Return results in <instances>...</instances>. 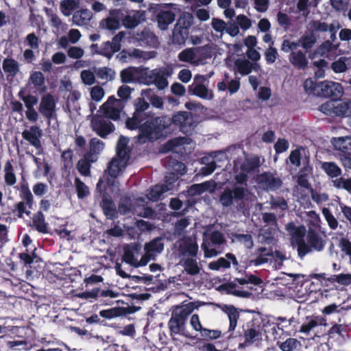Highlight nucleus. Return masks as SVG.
<instances>
[{"mask_svg": "<svg viewBox=\"0 0 351 351\" xmlns=\"http://www.w3.org/2000/svg\"><path fill=\"white\" fill-rule=\"evenodd\" d=\"M88 156L89 155H85V158L80 160L77 164V168L79 172L84 176H89L90 173V164L88 160Z\"/></svg>", "mask_w": 351, "mask_h": 351, "instance_id": "bf43d9fd", "label": "nucleus"}, {"mask_svg": "<svg viewBox=\"0 0 351 351\" xmlns=\"http://www.w3.org/2000/svg\"><path fill=\"white\" fill-rule=\"evenodd\" d=\"M235 239L242 243L247 249L250 250L254 246L252 237L250 234H236Z\"/></svg>", "mask_w": 351, "mask_h": 351, "instance_id": "13d9d810", "label": "nucleus"}, {"mask_svg": "<svg viewBox=\"0 0 351 351\" xmlns=\"http://www.w3.org/2000/svg\"><path fill=\"white\" fill-rule=\"evenodd\" d=\"M19 186V197L22 201L14 204L12 213L18 217L21 218L24 214L30 216L29 210L33 208L34 199L27 182H20Z\"/></svg>", "mask_w": 351, "mask_h": 351, "instance_id": "423d86ee", "label": "nucleus"}, {"mask_svg": "<svg viewBox=\"0 0 351 351\" xmlns=\"http://www.w3.org/2000/svg\"><path fill=\"white\" fill-rule=\"evenodd\" d=\"M277 345L282 351H295L300 348L301 343L295 338L289 337L285 341H278Z\"/></svg>", "mask_w": 351, "mask_h": 351, "instance_id": "e433bc0d", "label": "nucleus"}, {"mask_svg": "<svg viewBox=\"0 0 351 351\" xmlns=\"http://www.w3.org/2000/svg\"><path fill=\"white\" fill-rule=\"evenodd\" d=\"M77 6L75 0H62L60 2V9L65 16H69L71 11L74 10Z\"/></svg>", "mask_w": 351, "mask_h": 351, "instance_id": "5fc2aeb1", "label": "nucleus"}, {"mask_svg": "<svg viewBox=\"0 0 351 351\" xmlns=\"http://www.w3.org/2000/svg\"><path fill=\"white\" fill-rule=\"evenodd\" d=\"M317 42L316 36L313 34L303 35L299 38L300 46L305 50L306 53L315 45Z\"/></svg>", "mask_w": 351, "mask_h": 351, "instance_id": "49530a36", "label": "nucleus"}, {"mask_svg": "<svg viewBox=\"0 0 351 351\" xmlns=\"http://www.w3.org/2000/svg\"><path fill=\"white\" fill-rule=\"evenodd\" d=\"M205 80L204 75H196L194 77V83L189 86V93L202 99H211L213 95L209 93L207 87L203 84Z\"/></svg>", "mask_w": 351, "mask_h": 351, "instance_id": "f8f14e48", "label": "nucleus"}, {"mask_svg": "<svg viewBox=\"0 0 351 351\" xmlns=\"http://www.w3.org/2000/svg\"><path fill=\"white\" fill-rule=\"evenodd\" d=\"M139 40L145 42L149 45H152L157 42L156 36L154 33L149 31H143L140 35Z\"/></svg>", "mask_w": 351, "mask_h": 351, "instance_id": "338daca9", "label": "nucleus"}, {"mask_svg": "<svg viewBox=\"0 0 351 351\" xmlns=\"http://www.w3.org/2000/svg\"><path fill=\"white\" fill-rule=\"evenodd\" d=\"M164 249V244L160 238H156L145 245V250L152 256L154 253H160Z\"/></svg>", "mask_w": 351, "mask_h": 351, "instance_id": "79ce46f5", "label": "nucleus"}, {"mask_svg": "<svg viewBox=\"0 0 351 351\" xmlns=\"http://www.w3.org/2000/svg\"><path fill=\"white\" fill-rule=\"evenodd\" d=\"M119 293L112 290V289H106L103 290L99 288H93L90 291H84L81 297L89 299V298H95L96 299L98 297L100 298H115L119 296Z\"/></svg>", "mask_w": 351, "mask_h": 351, "instance_id": "4be33fe9", "label": "nucleus"}, {"mask_svg": "<svg viewBox=\"0 0 351 351\" xmlns=\"http://www.w3.org/2000/svg\"><path fill=\"white\" fill-rule=\"evenodd\" d=\"M195 53L192 48L184 49L178 54L179 60L185 62H192L195 58Z\"/></svg>", "mask_w": 351, "mask_h": 351, "instance_id": "052dcab7", "label": "nucleus"}, {"mask_svg": "<svg viewBox=\"0 0 351 351\" xmlns=\"http://www.w3.org/2000/svg\"><path fill=\"white\" fill-rule=\"evenodd\" d=\"M75 185L79 199H84L90 194L88 187L79 178H75Z\"/></svg>", "mask_w": 351, "mask_h": 351, "instance_id": "3c124183", "label": "nucleus"}, {"mask_svg": "<svg viewBox=\"0 0 351 351\" xmlns=\"http://www.w3.org/2000/svg\"><path fill=\"white\" fill-rule=\"evenodd\" d=\"M122 101L121 99L115 98L114 96L108 97L107 101L100 107L104 117L117 121L120 119Z\"/></svg>", "mask_w": 351, "mask_h": 351, "instance_id": "1a4fd4ad", "label": "nucleus"}, {"mask_svg": "<svg viewBox=\"0 0 351 351\" xmlns=\"http://www.w3.org/2000/svg\"><path fill=\"white\" fill-rule=\"evenodd\" d=\"M171 189L167 184H157L150 188L147 198L152 202H157L165 193Z\"/></svg>", "mask_w": 351, "mask_h": 351, "instance_id": "7c9ffc66", "label": "nucleus"}, {"mask_svg": "<svg viewBox=\"0 0 351 351\" xmlns=\"http://www.w3.org/2000/svg\"><path fill=\"white\" fill-rule=\"evenodd\" d=\"M103 184L104 180L100 178L96 186V190L99 193L101 198L99 206L106 217L114 220L118 218V210L110 194L107 191V187L103 186Z\"/></svg>", "mask_w": 351, "mask_h": 351, "instance_id": "6e6552de", "label": "nucleus"}, {"mask_svg": "<svg viewBox=\"0 0 351 351\" xmlns=\"http://www.w3.org/2000/svg\"><path fill=\"white\" fill-rule=\"evenodd\" d=\"M136 250L134 247H130L129 245H126L123 248V261L132 266H135V263L136 259L134 256V251Z\"/></svg>", "mask_w": 351, "mask_h": 351, "instance_id": "603ef678", "label": "nucleus"}, {"mask_svg": "<svg viewBox=\"0 0 351 351\" xmlns=\"http://www.w3.org/2000/svg\"><path fill=\"white\" fill-rule=\"evenodd\" d=\"M230 261L234 265H239L236 256L232 253H227L226 254V258L220 257L217 261L210 262L208 264V268L215 271H218L221 268L228 269L230 267Z\"/></svg>", "mask_w": 351, "mask_h": 351, "instance_id": "412c9836", "label": "nucleus"}, {"mask_svg": "<svg viewBox=\"0 0 351 351\" xmlns=\"http://www.w3.org/2000/svg\"><path fill=\"white\" fill-rule=\"evenodd\" d=\"M169 73L165 70H157L156 69L154 84L160 90L165 89L168 86V81L167 77Z\"/></svg>", "mask_w": 351, "mask_h": 351, "instance_id": "c9c22d12", "label": "nucleus"}, {"mask_svg": "<svg viewBox=\"0 0 351 351\" xmlns=\"http://www.w3.org/2000/svg\"><path fill=\"white\" fill-rule=\"evenodd\" d=\"M226 313L228 314L229 319L228 332H233L237 325V321L239 318V313L237 309L232 305L226 306Z\"/></svg>", "mask_w": 351, "mask_h": 351, "instance_id": "72a5a7b5", "label": "nucleus"}, {"mask_svg": "<svg viewBox=\"0 0 351 351\" xmlns=\"http://www.w3.org/2000/svg\"><path fill=\"white\" fill-rule=\"evenodd\" d=\"M42 135L43 131L38 125H32L29 130H25L22 132L23 138L36 149L41 147L40 138Z\"/></svg>", "mask_w": 351, "mask_h": 351, "instance_id": "a211bd4d", "label": "nucleus"}, {"mask_svg": "<svg viewBox=\"0 0 351 351\" xmlns=\"http://www.w3.org/2000/svg\"><path fill=\"white\" fill-rule=\"evenodd\" d=\"M73 151L70 149L65 150L61 155L65 169H70L73 166Z\"/></svg>", "mask_w": 351, "mask_h": 351, "instance_id": "0e129e2a", "label": "nucleus"}, {"mask_svg": "<svg viewBox=\"0 0 351 351\" xmlns=\"http://www.w3.org/2000/svg\"><path fill=\"white\" fill-rule=\"evenodd\" d=\"M156 69L152 71H141L140 69V73L138 77V81L146 85L154 84V77L155 75Z\"/></svg>", "mask_w": 351, "mask_h": 351, "instance_id": "864d4df0", "label": "nucleus"}, {"mask_svg": "<svg viewBox=\"0 0 351 351\" xmlns=\"http://www.w3.org/2000/svg\"><path fill=\"white\" fill-rule=\"evenodd\" d=\"M197 302H191L186 304L178 305L172 307L171 317L167 326L169 335L173 337L180 335L187 339L195 340L196 336H193L186 330V322L189 316L199 306Z\"/></svg>", "mask_w": 351, "mask_h": 351, "instance_id": "7ed1b4c3", "label": "nucleus"}, {"mask_svg": "<svg viewBox=\"0 0 351 351\" xmlns=\"http://www.w3.org/2000/svg\"><path fill=\"white\" fill-rule=\"evenodd\" d=\"M297 250L298 256L302 259L306 254L313 251L310 245L305 242L302 238L298 239L296 240Z\"/></svg>", "mask_w": 351, "mask_h": 351, "instance_id": "09e8293b", "label": "nucleus"}, {"mask_svg": "<svg viewBox=\"0 0 351 351\" xmlns=\"http://www.w3.org/2000/svg\"><path fill=\"white\" fill-rule=\"evenodd\" d=\"M289 60L298 69L304 70L308 67V61L306 53L301 50L291 51L289 56Z\"/></svg>", "mask_w": 351, "mask_h": 351, "instance_id": "5701e85b", "label": "nucleus"}, {"mask_svg": "<svg viewBox=\"0 0 351 351\" xmlns=\"http://www.w3.org/2000/svg\"><path fill=\"white\" fill-rule=\"evenodd\" d=\"M3 69L8 76L14 77L19 71V64L13 58H5L3 61Z\"/></svg>", "mask_w": 351, "mask_h": 351, "instance_id": "2f4dec72", "label": "nucleus"}, {"mask_svg": "<svg viewBox=\"0 0 351 351\" xmlns=\"http://www.w3.org/2000/svg\"><path fill=\"white\" fill-rule=\"evenodd\" d=\"M148 99L149 101V105H152V107L160 110H164L165 99L163 97L156 94H152L148 97Z\"/></svg>", "mask_w": 351, "mask_h": 351, "instance_id": "680f3d73", "label": "nucleus"}, {"mask_svg": "<svg viewBox=\"0 0 351 351\" xmlns=\"http://www.w3.org/2000/svg\"><path fill=\"white\" fill-rule=\"evenodd\" d=\"M322 169L331 178H337L342 173L341 169L335 162H322Z\"/></svg>", "mask_w": 351, "mask_h": 351, "instance_id": "473e14b6", "label": "nucleus"}, {"mask_svg": "<svg viewBox=\"0 0 351 351\" xmlns=\"http://www.w3.org/2000/svg\"><path fill=\"white\" fill-rule=\"evenodd\" d=\"M196 115L189 111L178 110L171 114L152 117L143 125L141 130L145 138L149 142L164 140L179 132L189 136L197 126Z\"/></svg>", "mask_w": 351, "mask_h": 351, "instance_id": "f257e3e1", "label": "nucleus"}, {"mask_svg": "<svg viewBox=\"0 0 351 351\" xmlns=\"http://www.w3.org/2000/svg\"><path fill=\"white\" fill-rule=\"evenodd\" d=\"M119 10H114L110 11V16L102 19L99 23L101 28L110 31H115L120 27V20L119 19Z\"/></svg>", "mask_w": 351, "mask_h": 351, "instance_id": "b1692460", "label": "nucleus"}, {"mask_svg": "<svg viewBox=\"0 0 351 351\" xmlns=\"http://www.w3.org/2000/svg\"><path fill=\"white\" fill-rule=\"evenodd\" d=\"M306 239L312 250L316 252L323 251L326 243V240L316 230L313 229L308 231Z\"/></svg>", "mask_w": 351, "mask_h": 351, "instance_id": "6ab92c4d", "label": "nucleus"}, {"mask_svg": "<svg viewBox=\"0 0 351 351\" xmlns=\"http://www.w3.org/2000/svg\"><path fill=\"white\" fill-rule=\"evenodd\" d=\"M260 166V158L255 156L246 158L240 167L241 171L247 173H251Z\"/></svg>", "mask_w": 351, "mask_h": 351, "instance_id": "f704fd0d", "label": "nucleus"}, {"mask_svg": "<svg viewBox=\"0 0 351 351\" xmlns=\"http://www.w3.org/2000/svg\"><path fill=\"white\" fill-rule=\"evenodd\" d=\"M123 36L124 33L120 32L112 38V41L104 42L100 47L101 56L110 59L115 53L119 51Z\"/></svg>", "mask_w": 351, "mask_h": 351, "instance_id": "ddd939ff", "label": "nucleus"}, {"mask_svg": "<svg viewBox=\"0 0 351 351\" xmlns=\"http://www.w3.org/2000/svg\"><path fill=\"white\" fill-rule=\"evenodd\" d=\"M132 200L130 196L124 195L120 197L118 204V213L125 215L129 214L132 210Z\"/></svg>", "mask_w": 351, "mask_h": 351, "instance_id": "4c0bfd02", "label": "nucleus"}, {"mask_svg": "<svg viewBox=\"0 0 351 351\" xmlns=\"http://www.w3.org/2000/svg\"><path fill=\"white\" fill-rule=\"evenodd\" d=\"M56 100L51 93L44 95L38 106L39 112L47 120L51 121L56 115Z\"/></svg>", "mask_w": 351, "mask_h": 351, "instance_id": "9b49d317", "label": "nucleus"}, {"mask_svg": "<svg viewBox=\"0 0 351 351\" xmlns=\"http://www.w3.org/2000/svg\"><path fill=\"white\" fill-rule=\"evenodd\" d=\"M29 226L40 233L47 234L49 232V225L45 221V217L42 211H37L33 215L32 223H29Z\"/></svg>", "mask_w": 351, "mask_h": 351, "instance_id": "393cba45", "label": "nucleus"}, {"mask_svg": "<svg viewBox=\"0 0 351 351\" xmlns=\"http://www.w3.org/2000/svg\"><path fill=\"white\" fill-rule=\"evenodd\" d=\"M250 192L247 187L234 186L232 189L226 187L219 197V202L223 207L228 208L237 204L238 210L245 208L244 199H247Z\"/></svg>", "mask_w": 351, "mask_h": 351, "instance_id": "39448f33", "label": "nucleus"}, {"mask_svg": "<svg viewBox=\"0 0 351 351\" xmlns=\"http://www.w3.org/2000/svg\"><path fill=\"white\" fill-rule=\"evenodd\" d=\"M180 251L183 256L189 255L196 256L198 251V246L196 243L185 242L180 245Z\"/></svg>", "mask_w": 351, "mask_h": 351, "instance_id": "de8ad7c7", "label": "nucleus"}, {"mask_svg": "<svg viewBox=\"0 0 351 351\" xmlns=\"http://www.w3.org/2000/svg\"><path fill=\"white\" fill-rule=\"evenodd\" d=\"M125 167L121 160L118 159L117 157L113 158L109 162L107 169L104 171L105 174L107 175L106 182L108 186H113L114 185V179L119 177Z\"/></svg>", "mask_w": 351, "mask_h": 351, "instance_id": "4468645a", "label": "nucleus"}, {"mask_svg": "<svg viewBox=\"0 0 351 351\" xmlns=\"http://www.w3.org/2000/svg\"><path fill=\"white\" fill-rule=\"evenodd\" d=\"M269 324V321L266 319L260 316L254 317L243 325L241 333L238 335L232 333L230 337L237 338L239 350L253 345L258 346L263 341V337L266 334L265 328Z\"/></svg>", "mask_w": 351, "mask_h": 351, "instance_id": "f03ea898", "label": "nucleus"}, {"mask_svg": "<svg viewBox=\"0 0 351 351\" xmlns=\"http://www.w3.org/2000/svg\"><path fill=\"white\" fill-rule=\"evenodd\" d=\"M184 268L185 271L191 276H195L200 271L197 263L195 259L187 258L184 263Z\"/></svg>", "mask_w": 351, "mask_h": 351, "instance_id": "8fccbe9b", "label": "nucleus"}, {"mask_svg": "<svg viewBox=\"0 0 351 351\" xmlns=\"http://www.w3.org/2000/svg\"><path fill=\"white\" fill-rule=\"evenodd\" d=\"M176 18L175 13L171 10H162L157 15L158 27L165 30L172 23Z\"/></svg>", "mask_w": 351, "mask_h": 351, "instance_id": "cd10ccee", "label": "nucleus"}, {"mask_svg": "<svg viewBox=\"0 0 351 351\" xmlns=\"http://www.w3.org/2000/svg\"><path fill=\"white\" fill-rule=\"evenodd\" d=\"M134 312V311L132 309V307L128 306L127 307L117 306L108 309L101 310L99 311V316L103 318L106 319H111L119 317L125 316Z\"/></svg>", "mask_w": 351, "mask_h": 351, "instance_id": "aec40b11", "label": "nucleus"}, {"mask_svg": "<svg viewBox=\"0 0 351 351\" xmlns=\"http://www.w3.org/2000/svg\"><path fill=\"white\" fill-rule=\"evenodd\" d=\"M257 256L250 261V265L259 266L267 263L269 258L274 257L273 251L265 247H259L257 249Z\"/></svg>", "mask_w": 351, "mask_h": 351, "instance_id": "a878e982", "label": "nucleus"}, {"mask_svg": "<svg viewBox=\"0 0 351 351\" xmlns=\"http://www.w3.org/2000/svg\"><path fill=\"white\" fill-rule=\"evenodd\" d=\"M140 69L134 66H129L120 72L121 82L129 84L138 80Z\"/></svg>", "mask_w": 351, "mask_h": 351, "instance_id": "bb28decb", "label": "nucleus"}, {"mask_svg": "<svg viewBox=\"0 0 351 351\" xmlns=\"http://www.w3.org/2000/svg\"><path fill=\"white\" fill-rule=\"evenodd\" d=\"M209 187V182H204L200 184H193L188 188L187 193L189 196L199 195L208 190Z\"/></svg>", "mask_w": 351, "mask_h": 351, "instance_id": "c03bdc74", "label": "nucleus"}, {"mask_svg": "<svg viewBox=\"0 0 351 351\" xmlns=\"http://www.w3.org/2000/svg\"><path fill=\"white\" fill-rule=\"evenodd\" d=\"M139 23L140 20L137 13L133 15L128 14L122 19L123 25L129 29L134 28Z\"/></svg>", "mask_w": 351, "mask_h": 351, "instance_id": "6e6d98bb", "label": "nucleus"}, {"mask_svg": "<svg viewBox=\"0 0 351 351\" xmlns=\"http://www.w3.org/2000/svg\"><path fill=\"white\" fill-rule=\"evenodd\" d=\"M332 112L338 117H351V99L346 102L332 104Z\"/></svg>", "mask_w": 351, "mask_h": 351, "instance_id": "c756f323", "label": "nucleus"}, {"mask_svg": "<svg viewBox=\"0 0 351 351\" xmlns=\"http://www.w3.org/2000/svg\"><path fill=\"white\" fill-rule=\"evenodd\" d=\"M4 180L8 186H13L16 182V175L14 172V168L12 162L8 160L4 167Z\"/></svg>", "mask_w": 351, "mask_h": 351, "instance_id": "a19ab883", "label": "nucleus"}, {"mask_svg": "<svg viewBox=\"0 0 351 351\" xmlns=\"http://www.w3.org/2000/svg\"><path fill=\"white\" fill-rule=\"evenodd\" d=\"M189 34V30L186 27H181L175 25L173 30V41L174 43L183 44L184 43Z\"/></svg>", "mask_w": 351, "mask_h": 351, "instance_id": "ea45409f", "label": "nucleus"}, {"mask_svg": "<svg viewBox=\"0 0 351 351\" xmlns=\"http://www.w3.org/2000/svg\"><path fill=\"white\" fill-rule=\"evenodd\" d=\"M34 195L37 197L43 196L48 190V186L44 182H36L32 187Z\"/></svg>", "mask_w": 351, "mask_h": 351, "instance_id": "774afa93", "label": "nucleus"}, {"mask_svg": "<svg viewBox=\"0 0 351 351\" xmlns=\"http://www.w3.org/2000/svg\"><path fill=\"white\" fill-rule=\"evenodd\" d=\"M96 75L101 80H112L114 79V71L106 66L100 67L96 71Z\"/></svg>", "mask_w": 351, "mask_h": 351, "instance_id": "4d7b16f0", "label": "nucleus"}, {"mask_svg": "<svg viewBox=\"0 0 351 351\" xmlns=\"http://www.w3.org/2000/svg\"><path fill=\"white\" fill-rule=\"evenodd\" d=\"M234 65L237 71L242 75H247L250 74L253 69L252 64L246 59H237L234 61Z\"/></svg>", "mask_w": 351, "mask_h": 351, "instance_id": "58836bf2", "label": "nucleus"}, {"mask_svg": "<svg viewBox=\"0 0 351 351\" xmlns=\"http://www.w3.org/2000/svg\"><path fill=\"white\" fill-rule=\"evenodd\" d=\"M331 280L341 285H349L351 284V274H340L338 275H333L331 277Z\"/></svg>", "mask_w": 351, "mask_h": 351, "instance_id": "e2e57ef3", "label": "nucleus"}, {"mask_svg": "<svg viewBox=\"0 0 351 351\" xmlns=\"http://www.w3.org/2000/svg\"><path fill=\"white\" fill-rule=\"evenodd\" d=\"M134 112L132 117L126 119V128L130 130L138 129L139 136L145 138L141 128L144 124L154 117L150 112H146L149 108V104L143 97H138L134 101Z\"/></svg>", "mask_w": 351, "mask_h": 351, "instance_id": "20e7f679", "label": "nucleus"}, {"mask_svg": "<svg viewBox=\"0 0 351 351\" xmlns=\"http://www.w3.org/2000/svg\"><path fill=\"white\" fill-rule=\"evenodd\" d=\"M92 18V13L87 9H82L76 11L72 17V21L74 24L78 26H83L87 25Z\"/></svg>", "mask_w": 351, "mask_h": 351, "instance_id": "c85d7f7f", "label": "nucleus"}, {"mask_svg": "<svg viewBox=\"0 0 351 351\" xmlns=\"http://www.w3.org/2000/svg\"><path fill=\"white\" fill-rule=\"evenodd\" d=\"M33 85V88L36 89L34 91V93L36 92L39 93H44L47 91V86L45 85V77L44 74L41 71H35L30 73L26 87H29Z\"/></svg>", "mask_w": 351, "mask_h": 351, "instance_id": "f3484780", "label": "nucleus"}, {"mask_svg": "<svg viewBox=\"0 0 351 351\" xmlns=\"http://www.w3.org/2000/svg\"><path fill=\"white\" fill-rule=\"evenodd\" d=\"M322 213L329 227L332 230L336 229L338 226V221L330 211L328 208H324Z\"/></svg>", "mask_w": 351, "mask_h": 351, "instance_id": "69168bd1", "label": "nucleus"}, {"mask_svg": "<svg viewBox=\"0 0 351 351\" xmlns=\"http://www.w3.org/2000/svg\"><path fill=\"white\" fill-rule=\"evenodd\" d=\"M90 125L93 131L103 138H106L108 134L115 130L114 125L101 116L93 118L90 121Z\"/></svg>", "mask_w": 351, "mask_h": 351, "instance_id": "9d476101", "label": "nucleus"}, {"mask_svg": "<svg viewBox=\"0 0 351 351\" xmlns=\"http://www.w3.org/2000/svg\"><path fill=\"white\" fill-rule=\"evenodd\" d=\"M259 183L269 191H276L282 185V181L271 172H263L258 176Z\"/></svg>", "mask_w": 351, "mask_h": 351, "instance_id": "2eb2a0df", "label": "nucleus"}, {"mask_svg": "<svg viewBox=\"0 0 351 351\" xmlns=\"http://www.w3.org/2000/svg\"><path fill=\"white\" fill-rule=\"evenodd\" d=\"M200 336L202 338H198L196 337L195 339H197L198 341H211L219 339L221 336V332L219 330H210L206 328H203V329L200 331Z\"/></svg>", "mask_w": 351, "mask_h": 351, "instance_id": "37998d69", "label": "nucleus"}, {"mask_svg": "<svg viewBox=\"0 0 351 351\" xmlns=\"http://www.w3.org/2000/svg\"><path fill=\"white\" fill-rule=\"evenodd\" d=\"M306 90L311 91H319V95L325 97H332L333 99L339 98L342 96V88L340 84L324 81L318 84L314 83L311 80H306L304 82Z\"/></svg>", "mask_w": 351, "mask_h": 351, "instance_id": "0eeeda50", "label": "nucleus"}, {"mask_svg": "<svg viewBox=\"0 0 351 351\" xmlns=\"http://www.w3.org/2000/svg\"><path fill=\"white\" fill-rule=\"evenodd\" d=\"M25 106L27 108L25 116L28 121L32 123H36L39 117L38 113L34 108V106L38 102V98L36 95L28 94L23 98Z\"/></svg>", "mask_w": 351, "mask_h": 351, "instance_id": "dca6fc26", "label": "nucleus"}, {"mask_svg": "<svg viewBox=\"0 0 351 351\" xmlns=\"http://www.w3.org/2000/svg\"><path fill=\"white\" fill-rule=\"evenodd\" d=\"M317 317H306L305 321L301 325L299 332L304 334L309 333L314 328L321 325Z\"/></svg>", "mask_w": 351, "mask_h": 351, "instance_id": "a18cd8bd", "label": "nucleus"}]
</instances>
